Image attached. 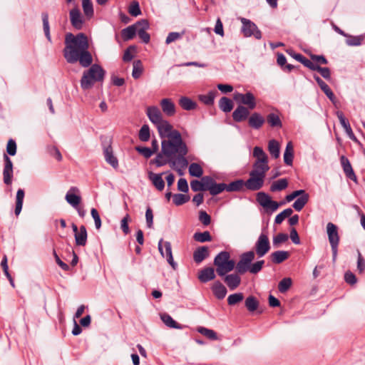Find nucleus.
Wrapping results in <instances>:
<instances>
[{"instance_id":"34","label":"nucleus","mask_w":365,"mask_h":365,"mask_svg":"<svg viewBox=\"0 0 365 365\" xmlns=\"http://www.w3.org/2000/svg\"><path fill=\"white\" fill-rule=\"evenodd\" d=\"M78 191V189L75 187L71 188V190L66 195V200L68 204H70L73 207H77L79 205L81 197L78 195H76L73 193H71V191Z\"/></svg>"},{"instance_id":"9","label":"nucleus","mask_w":365,"mask_h":365,"mask_svg":"<svg viewBox=\"0 0 365 365\" xmlns=\"http://www.w3.org/2000/svg\"><path fill=\"white\" fill-rule=\"evenodd\" d=\"M264 177H261L259 175H253L250 173L249 179L245 182V187L247 190L252 191H256L261 189L264 185Z\"/></svg>"},{"instance_id":"30","label":"nucleus","mask_w":365,"mask_h":365,"mask_svg":"<svg viewBox=\"0 0 365 365\" xmlns=\"http://www.w3.org/2000/svg\"><path fill=\"white\" fill-rule=\"evenodd\" d=\"M289 257V253L287 251L278 250L272 252L270 255V259L274 264H281L287 260Z\"/></svg>"},{"instance_id":"51","label":"nucleus","mask_w":365,"mask_h":365,"mask_svg":"<svg viewBox=\"0 0 365 365\" xmlns=\"http://www.w3.org/2000/svg\"><path fill=\"white\" fill-rule=\"evenodd\" d=\"M132 76L134 79H138L140 77L143 73V66L140 60H135L133 63Z\"/></svg>"},{"instance_id":"63","label":"nucleus","mask_w":365,"mask_h":365,"mask_svg":"<svg viewBox=\"0 0 365 365\" xmlns=\"http://www.w3.org/2000/svg\"><path fill=\"white\" fill-rule=\"evenodd\" d=\"M135 150L145 158H149L153 154V151L148 147L138 146Z\"/></svg>"},{"instance_id":"26","label":"nucleus","mask_w":365,"mask_h":365,"mask_svg":"<svg viewBox=\"0 0 365 365\" xmlns=\"http://www.w3.org/2000/svg\"><path fill=\"white\" fill-rule=\"evenodd\" d=\"M103 154L106 161L110 164L113 168L118 167V160L116 157L114 156L112 147L108 145L104 148Z\"/></svg>"},{"instance_id":"29","label":"nucleus","mask_w":365,"mask_h":365,"mask_svg":"<svg viewBox=\"0 0 365 365\" xmlns=\"http://www.w3.org/2000/svg\"><path fill=\"white\" fill-rule=\"evenodd\" d=\"M208 256L209 250L206 246L200 247L193 252V259L197 264L201 263Z\"/></svg>"},{"instance_id":"15","label":"nucleus","mask_w":365,"mask_h":365,"mask_svg":"<svg viewBox=\"0 0 365 365\" xmlns=\"http://www.w3.org/2000/svg\"><path fill=\"white\" fill-rule=\"evenodd\" d=\"M265 123L264 118L259 113L255 112L248 118V125L255 130H259Z\"/></svg>"},{"instance_id":"20","label":"nucleus","mask_w":365,"mask_h":365,"mask_svg":"<svg viewBox=\"0 0 365 365\" xmlns=\"http://www.w3.org/2000/svg\"><path fill=\"white\" fill-rule=\"evenodd\" d=\"M188 165V160L187 158L175 159L170 162V168L175 170L179 175L184 174V170Z\"/></svg>"},{"instance_id":"25","label":"nucleus","mask_w":365,"mask_h":365,"mask_svg":"<svg viewBox=\"0 0 365 365\" xmlns=\"http://www.w3.org/2000/svg\"><path fill=\"white\" fill-rule=\"evenodd\" d=\"M341 163L346 177L351 180L356 182V176L352 169L349 160L344 156L341 157Z\"/></svg>"},{"instance_id":"23","label":"nucleus","mask_w":365,"mask_h":365,"mask_svg":"<svg viewBox=\"0 0 365 365\" xmlns=\"http://www.w3.org/2000/svg\"><path fill=\"white\" fill-rule=\"evenodd\" d=\"M314 78L317 81V84L322 89V91L325 93V95L328 97V98L334 102L335 100V96L329 86L317 75H314Z\"/></svg>"},{"instance_id":"50","label":"nucleus","mask_w":365,"mask_h":365,"mask_svg":"<svg viewBox=\"0 0 365 365\" xmlns=\"http://www.w3.org/2000/svg\"><path fill=\"white\" fill-rule=\"evenodd\" d=\"M347 38L346 40V43L349 46H358L362 43L364 41L363 36H350L347 34Z\"/></svg>"},{"instance_id":"33","label":"nucleus","mask_w":365,"mask_h":365,"mask_svg":"<svg viewBox=\"0 0 365 365\" xmlns=\"http://www.w3.org/2000/svg\"><path fill=\"white\" fill-rule=\"evenodd\" d=\"M138 26L137 21L135 24L123 29L121 31V36L123 39L124 41H128L133 38L136 34Z\"/></svg>"},{"instance_id":"14","label":"nucleus","mask_w":365,"mask_h":365,"mask_svg":"<svg viewBox=\"0 0 365 365\" xmlns=\"http://www.w3.org/2000/svg\"><path fill=\"white\" fill-rule=\"evenodd\" d=\"M223 280L227 286L229 287L230 290L236 289L241 284V277H240V274L232 273L229 274H225L223 276Z\"/></svg>"},{"instance_id":"35","label":"nucleus","mask_w":365,"mask_h":365,"mask_svg":"<svg viewBox=\"0 0 365 365\" xmlns=\"http://www.w3.org/2000/svg\"><path fill=\"white\" fill-rule=\"evenodd\" d=\"M294 158V147L292 142H288L284 153V162L287 165H292Z\"/></svg>"},{"instance_id":"62","label":"nucleus","mask_w":365,"mask_h":365,"mask_svg":"<svg viewBox=\"0 0 365 365\" xmlns=\"http://www.w3.org/2000/svg\"><path fill=\"white\" fill-rule=\"evenodd\" d=\"M264 264V260H259L254 263L251 262L250 272L251 274H256L259 272Z\"/></svg>"},{"instance_id":"13","label":"nucleus","mask_w":365,"mask_h":365,"mask_svg":"<svg viewBox=\"0 0 365 365\" xmlns=\"http://www.w3.org/2000/svg\"><path fill=\"white\" fill-rule=\"evenodd\" d=\"M146 114L155 125L164 120L163 115L160 109L157 106H150L147 108Z\"/></svg>"},{"instance_id":"41","label":"nucleus","mask_w":365,"mask_h":365,"mask_svg":"<svg viewBox=\"0 0 365 365\" xmlns=\"http://www.w3.org/2000/svg\"><path fill=\"white\" fill-rule=\"evenodd\" d=\"M268 150L274 158H279L280 154L279 143L276 140H270L268 143Z\"/></svg>"},{"instance_id":"18","label":"nucleus","mask_w":365,"mask_h":365,"mask_svg":"<svg viewBox=\"0 0 365 365\" xmlns=\"http://www.w3.org/2000/svg\"><path fill=\"white\" fill-rule=\"evenodd\" d=\"M164 173H154L151 171L148 173V179L159 191H162L165 187V182L162 178Z\"/></svg>"},{"instance_id":"22","label":"nucleus","mask_w":365,"mask_h":365,"mask_svg":"<svg viewBox=\"0 0 365 365\" xmlns=\"http://www.w3.org/2000/svg\"><path fill=\"white\" fill-rule=\"evenodd\" d=\"M215 278V269L212 267H205L198 273V279L202 283L208 282Z\"/></svg>"},{"instance_id":"42","label":"nucleus","mask_w":365,"mask_h":365,"mask_svg":"<svg viewBox=\"0 0 365 365\" xmlns=\"http://www.w3.org/2000/svg\"><path fill=\"white\" fill-rule=\"evenodd\" d=\"M245 187V181L242 179H239L231 182L226 187V191L227 192H238L242 190Z\"/></svg>"},{"instance_id":"46","label":"nucleus","mask_w":365,"mask_h":365,"mask_svg":"<svg viewBox=\"0 0 365 365\" xmlns=\"http://www.w3.org/2000/svg\"><path fill=\"white\" fill-rule=\"evenodd\" d=\"M288 186V182L286 178L279 179L272 183L270 187L272 192L281 191L287 188Z\"/></svg>"},{"instance_id":"27","label":"nucleus","mask_w":365,"mask_h":365,"mask_svg":"<svg viewBox=\"0 0 365 365\" xmlns=\"http://www.w3.org/2000/svg\"><path fill=\"white\" fill-rule=\"evenodd\" d=\"M336 115L339 120L340 124L344 128L347 135L350 138V139L356 140V137L352 131L350 124H349V121L344 117L343 113L341 111H338L336 113Z\"/></svg>"},{"instance_id":"57","label":"nucleus","mask_w":365,"mask_h":365,"mask_svg":"<svg viewBox=\"0 0 365 365\" xmlns=\"http://www.w3.org/2000/svg\"><path fill=\"white\" fill-rule=\"evenodd\" d=\"M243 299L244 294L241 292L232 294L227 297V304L230 306H234L242 302Z\"/></svg>"},{"instance_id":"49","label":"nucleus","mask_w":365,"mask_h":365,"mask_svg":"<svg viewBox=\"0 0 365 365\" xmlns=\"http://www.w3.org/2000/svg\"><path fill=\"white\" fill-rule=\"evenodd\" d=\"M217 92L216 91H210L206 95L200 96V100L207 106L212 105L214 103L215 98Z\"/></svg>"},{"instance_id":"4","label":"nucleus","mask_w":365,"mask_h":365,"mask_svg":"<svg viewBox=\"0 0 365 365\" xmlns=\"http://www.w3.org/2000/svg\"><path fill=\"white\" fill-rule=\"evenodd\" d=\"M255 253L253 250H250L242 253L237 263L235 265V271L237 274H243L247 272H250L251 262L254 260Z\"/></svg>"},{"instance_id":"12","label":"nucleus","mask_w":365,"mask_h":365,"mask_svg":"<svg viewBox=\"0 0 365 365\" xmlns=\"http://www.w3.org/2000/svg\"><path fill=\"white\" fill-rule=\"evenodd\" d=\"M137 32L138 36L142 39L145 43H148L150 41V36L146 30L149 29V23L145 19H141L138 21Z\"/></svg>"},{"instance_id":"40","label":"nucleus","mask_w":365,"mask_h":365,"mask_svg":"<svg viewBox=\"0 0 365 365\" xmlns=\"http://www.w3.org/2000/svg\"><path fill=\"white\" fill-rule=\"evenodd\" d=\"M242 104L247 106V108L253 110L257 105L255 96L250 91L247 92L245 93Z\"/></svg>"},{"instance_id":"32","label":"nucleus","mask_w":365,"mask_h":365,"mask_svg":"<svg viewBox=\"0 0 365 365\" xmlns=\"http://www.w3.org/2000/svg\"><path fill=\"white\" fill-rule=\"evenodd\" d=\"M175 159H172L171 158H166L165 154L161 150L160 153H158L155 157V158L150 160V164H155L157 167H162L165 165L166 164H169L170 166V162L173 161Z\"/></svg>"},{"instance_id":"59","label":"nucleus","mask_w":365,"mask_h":365,"mask_svg":"<svg viewBox=\"0 0 365 365\" xmlns=\"http://www.w3.org/2000/svg\"><path fill=\"white\" fill-rule=\"evenodd\" d=\"M139 139L143 142H147L149 140L150 134V128L148 125L145 124L143 125L138 135Z\"/></svg>"},{"instance_id":"45","label":"nucleus","mask_w":365,"mask_h":365,"mask_svg":"<svg viewBox=\"0 0 365 365\" xmlns=\"http://www.w3.org/2000/svg\"><path fill=\"white\" fill-rule=\"evenodd\" d=\"M253 156L256 158V162L263 161L268 163V157L261 147L256 146L253 149Z\"/></svg>"},{"instance_id":"17","label":"nucleus","mask_w":365,"mask_h":365,"mask_svg":"<svg viewBox=\"0 0 365 365\" xmlns=\"http://www.w3.org/2000/svg\"><path fill=\"white\" fill-rule=\"evenodd\" d=\"M250 115L249 108L240 105L232 113V118L235 122H242L246 120Z\"/></svg>"},{"instance_id":"16","label":"nucleus","mask_w":365,"mask_h":365,"mask_svg":"<svg viewBox=\"0 0 365 365\" xmlns=\"http://www.w3.org/2000/svg\"><path fill=\"white\" fill-rule=\"evenodd\" d=\"M69 14L72 26L76 29H81L83 21L80 10L78 8H74L70 11Z\"/></svg>"},{"instance_id":"36","label":"nucleus","mask_w":365,"mask_h":365,"mask_svg":"<svg viewBox=\"0 0 365 365\" xmlns=\"http://www.w3.org/2000/svg\"><path fill=\"white\" fill-rule=\"evenodd\" d=\"M76 244L79 246H85L87 242V231L84 225H81L79 232L75 235Z\"/></svg>"},{"instance_id":"47","label":"nucleus","mask_w":365,"mask_h":365,"mask_svg":"<svg viewBox=\"0 0 365 365\" xmlns=\"http://www.w3.org/2000/svg\"><path fill=\"white\" fill-rule=\"evenodd\" d=\"M43 21V29L44 34L48 41H51V37L50 34V26L48 23V15L46 12H43L41 14Z\"/></svg>"},{"instance_id":"60","label":"nucleus","mask_w":365,"mask_h":365,"mask_svg":"<svg viewBox=\"0 0 365 365\" xmlns=\"http://www.w3.org/2000/svg\"><path fill=\"white\" fill-rule=\"evenodd\" d=\"M289 239V236L285 233H279L273 237L272 243L274 247H279V245L287 242Z\"/></svg>"},{"instance_id":"7","label":"nucleus","mask_w":365,"mask_h":365,"mask_svg":"<svg viewBox=\"0 0 365 365\" xmlns=\"http://www.w3.org/2000/svg\"><path fill=\"white\" fill-rule=\"evenodd\" d=\"M4 170H3V180L4 182L9 185L12 183V178L14 175L13 163L10 158L6 155L4 154Z\"/></svg>"},{"instance_id":"2","label":"nucleus","mask_w":365,"mask_h":365,"mask_svg":"<svg viewBox=\"0 0 365 365\" xmlns=\"http://www.w3.org/2000/svg\"><path fill=\"white\" fill-rule=\"evenodd\" d=\"M162 151L166 158L172 159L186 158L188 148L180 132H175L170 139L162 140Z\"/></svg>"},{"instance_id":"8","label":"nucleus","mask_w":365,"mask_h":365,"mask_svg":"<svg viewBox=\"0 0 365 365\" xmlns=\"http://www.w3.org/2000/svg\"><path fill=\"white\" fill-rule=\"evenodd\" d=\"M155 126L158 128L160 137L163 140L165 138L170 139L173 137L175 132H179L177 130H174L173 125L167 120H163Z\"/></svg>"},{"instance_id":"21","label":"nucleus","mask_w":365,"mask_h":365,"mask_svg":"<svg viewBox=\"0 0 365 365\" xmlns=\"http://www.w3.org/2000/svg\"><path fill=\"white\" fill-rule=\"evenodd\" d=\"M163 112L168 116H173L175 113V106L170 98H163L160 101Z\"/></svg>"},{"instance_id":"24","label":"nucleus","mask_w":365,"mask_h":365,"mask_svg":"<svg viewBox=\"0 0 365 365\" xmlns=\"http://www.w3.org/2000/svg\"><path fill=\"white\" fill-rule=\"evenodd\" d=\"M211 289L213 294L218 299H224L227 292L226 287L220 281H215Z\"/></svg>"},{"instance_id":"64","label":"nucleus","mask_w":365,"mask_h":365,"mask_svg":"<svg viewBox=\"0 0 365 365\" xmlns=\"http://www.w3.org/2000/svg\"><path fill=\"white\" fill-rule=\"evenodd\" d=\"M6 152L10 155H15L16 153V143L14 140H9L6 145Z\"/></svg>"},{"instance_id":"38","label":"nucleus","mask_w":365,"mask_h":365,"mask_svg":"<svg viewBox=\"0 0 365 365\" xmlns=\"http://www.w3.org/2000/svg\"><path fill=\"white\" fill-rule=\"evenodd\" d=\"M160 319L163 323L170 328H174L177 329H182V326L178 324L168 314H162L160 315Z\"/></svg>"},{"instance_id":"31","label":"nucleus","mask_w":365,"mask_h":365,"mask_svg":"<svg viewBox=\"0 0 365 365\" xmlns=\"http://www.w3.org/2000/svg\"><path fill=\"white\" fill-rule=\"evenodd\" d=\"M208 176H204L201 178V180H193L190 182L191 189L194 192L197 191H205L207 187Z\"/></svg>"},{"instance_id":"58","label":"nucleus","mask_w":365,"mask_h":365,"mask_svg":"<svg viewBox=\"0 0 365 365\" xmlns=\"http://www.w3.org/2000/svg\"><path fill=\"white\" fill-rule=\"evenodd\" d=\"M292 284V279L289 277H285L279 282L278 284V289L281 293H284L291 287Z\"/></svg>"},{"instance_id":"28","label":"nucleus","mask_w":365,"mask_h":365,"mask_svg":"<svg viewBox=\"0 0 365 365\" xmlns=\"http://www.w3.org/2000/svg\"><path fill=\"white\" fill-rule=\"evenodd\" d=\"M266 120L269 125L272 128H280L282 127V123L279 118V111L270 113L267 115Z\"/></svg>"},{"instance_id":"6","label":"nucleus","mask_w":365,"mask_h":365,"mask_svg":"<svg viewBox=\"0 0 365 365\" xmlns=\"http://www.w3.org/2000/svg\"><path fill=\"white\" fill-rule=\"evenodd\" d=\"M241 22L242 32L245 37L254 36L256 39L262 38V33L254 22L245 18H242Z\"/></svg>"},{"instance_id":"55","label":"nucleus","mask_w":365,"mask_h":365,"mask_svg":"<svg viewBox=\"0 0 365 365\" xmlns=\"http://www.w3.org/2000/svg\"><path fill=\"white\" fill-rule=\"evenodd\" d=\"M293 213V210L292 208H287L284 210L282 212L279 213L274 219V223L279 225L281 224L284 220L288 217H290Z\"/></svg>"},{"instance_id":"10","label":"nucleus","mask_w":365,"mask_h":365,"mask_svg":"<svg viewBox=\"0 0 365 365\" xmlns=\"http://www.w3.org/2000/svg\"><path fill=\"white\" fill-rule=\"evenodd\" d=\"M327 234L330 246H339L340 237L338 227L332 222H328L327 225Z\"/></svg>"},{"instance_id":"54","label":"nucleus","mask_w":365,"mask_h":365,"mask_svg":"<svg viewBox=\"0 0 365 365\" xmlns=\"http://www.w3.org/2000/svg\"><path fill=\"white\" fill-rule=\"evenodd\" d=\"M197 330L199 333L204 335L209 339H211V340H217V336L216 332L212 329H209L203 327H199Z\"/></svg>"},{"instance_id":"5","label":"nucleus","mask_w":365,"mask_h":365,"mask_svg":"<svg viewBox=\"0 0 365 365\" xmlns=\"http://www.w3.org/2000/svg\"><path fill=\"white\" fill-rule=\"evenodd\" d=\"M271 249L269 240L266 233L262 232L258 237L255 246V253L258 257H264Z\"/></svg>"},{"instance_id":"43","label":"nucleus","mask_w":365,"mask_h":365,"mask_svg":"<svg viewBox=\"0 0 365 365\" xmlns=\"http://www.w3.org/2000/svg\"><path fill=\"white\" fill-rule=\"evenodd\" d=\"M219 107L223 112L229 113L233 108V102L227 97H222L219 101Z\"/></svg>"},{"instance_id":"56","label":"nucleus","mask_w":365,"mask_h":365,"mask_svg":"<svg viewBox=\"0 0 365 365\" xmlns=\"http://www.w3.org/2000/svg\"><path fill=\"white\" fill-rule=\"evenodd\" d=\"M190 200V197L184 194H174L173 196V202L177 205H182Z\"/></svg>"},{"instance_id":"52","label":"nucleus","mask_w":365,"mask_h":365,"mask_svg":"<svg viewBox=\"0 0 365 365\" xmlns=\"http://www.w3.org/2000/svg\"><path fill=\"white\" fill-rule=\"evenodd\" d=\"M189 173L191 176L200 178L203 174V170L198 163H192L190 165Z\"/></svg>"},{"instance_id":"19","label":"nucleus","mask_w":365,"mask_h":365,"mask_svg":"<svg viewBox=\"0 0 365 365\" xmlns=\"http://www.w3.org/2000/svg\"><path fill=\"white\" fill-rule=\"evenodd\" d=\"M252 167L253 168L250 171V173L264 178L266 176V173L269 170L268 163H263L262 160L259 162L255 161Z\"/></svg>"},{"instance_id":"53","label":"nucleus","mask_w":365,"mask_h":365,"mask_svg":"<svg viewBox=\"0 0 365 365\" xmlns=\"http://www.w3.org/2000/svg\"><path fill=\"white\" fill-rule=\"evenodd\" d=\"M82 7L84 14L91 18L93 16V6L91 0H82Z\"/></svg>"},{"instance_id":"3","label":"nucleus","mask_w":365,"mask_h":365,"mask_svg":"<svg viewBox=\"0 0 365 365\" xmlns=\"http://www.w3.org/2000/svg\"><path fill=\"white\" fill-rule=\"evenodd\" d=\"M216 272L219 276H225L235 269V262L230 259V255L227 251L220 252L214 259Z\"/></svg>"},{"instance_id":"11","label":"nucleus","mask_w":365,"mask_h":365,"mask_svg":"<svg viewBox=\"0 0 365 365\" xmlns=\"http://www.w3.org/2000/svg\"><path fill=\"white\" fill-rule=\"evenodd\" d=\"M226 187L227 184L223 182L216 183L212 177L208 176L207 190L210 192L211 195L215 196L219 195L224 190H226Z\"/></svg>"},{"instance_id":"39","label":"nucleus","mask_w":365,"mask_h":365,"mask_svg":"<svg viewBox=\"0 0 365 365\" xmlns=\"http://www.w3.org/2000/svg\"><path fill=\"white\" fill-rule=\"evenodd\" d=\"M309 198V194L305 192L295 200L292 205L293 208L298 212L301 211L308 202Z\"/></svg>"},{"instance_id":"61","label":"nucleus","mask_w":365,"mask_h":365,"mask_svg":"<svg viewBox=\"0 0 365 365\" xmlns=\"http://www.w3.org/2000/svg\"><path fill=\"white\" fill-rule=\"evenodd\" d=\"M270 200V196L265 192H259L257 194V200L259 204L264 208L266 207Z\"/></svg>"},{"instance_id":"48","label":"nucleus","mask_w":365,"mask_h":365,"mask_svg":"<svg viewBox=\"0 0 365 365\" xmlns=\"http://www.w3.org/2000/svg\"><path fill=\"white\" fill-rule=\"evenodd\" d=\"M193 239L197 242L202 243L210 242L212 240V237L208 231H205L203 232H197L193 235Z\"/></svg>"},{"instance_id":"1","label":"nucleus","mask_w":365,"mask_h":365,"mask_svg":"<svg viewBox=\"0 0 365 365\" xmlns=\"http://www.w3.org/2000/svg\"><path fill=\"white\" fill-rule=\"evenodd\" d=\"M63 57L68 63L78 62L83 68H90L83 71L81 79L83 90H88L96 82L103 81L106 71L98 64L93 63V56L88 51L89 43L87 36L83 33L74 35L68 33L65 36Z\"/></svg>"},{"instance_id":"37","label":"nucleus","mask_w":365,"mask_h":365,"mask_svg":"<svg viewBox=\"0 0 365 365\" xmlns=\"http://www.w3.org/2000/svg\"><path fill=\"white\" fill-rule=\"evenodd\" d=\"M179 105L185 110H192L197 107V103L186 96H182L179 99Z\"/></svg>"},{"instance_id":"44","label":"nucleus","mask_w":365,"mask_h":365,"mask_svg":"<svg viewBox=\"0 0 365 365\" xmlns=\"http://www.w3.org/2000/svg\"><path fill=\"white\" fill-rule=\"evenodd\" d=\"M245 305L250 312L256 311L259 307V301L254 296H249L245 302Z\"/></svg>"}]
</instances>
